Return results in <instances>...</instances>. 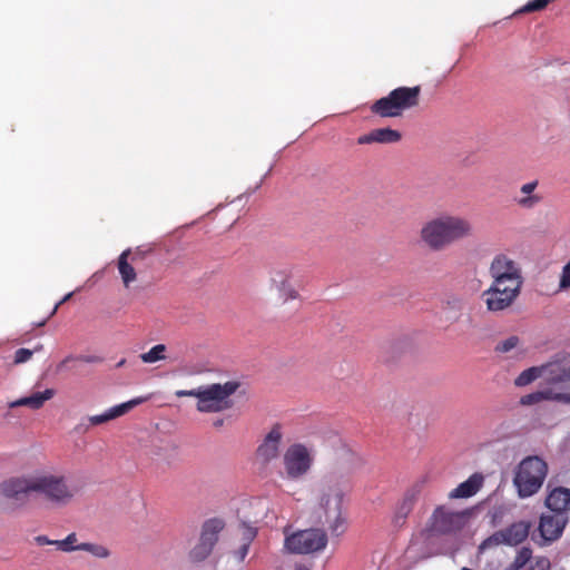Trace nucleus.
Segmentation results:
<instances>
[{
    "label": "nucleus",
    "instance_id": "1",
    "mask_svg": "<svg viewBox=\"0 0 570 570\" xmlns=\"http://www.w3.org/2000/svg\"><path fill=\"white\" fill-rule=\"evenodd\" d=\"M77 493V487L66 475L59 473L40 472L11 476L0 483V494L19 508L32 501L62 508L68 505Z\"/></svg>",
    "mask_w": 570,
    "mask_h": 570
},
{
    "label": "nucleus",
    "instance_id": "2",
    "mask_svg": "<svg viewBox=\"0 0 570 570\" xmlns=\"http://www.w3.org/2000/svg\"><path fill=\"white\" fill-rule=\"evenodd\" d=\"M473 235L472 223L458 215H440L428 220L420 230V238L433 252H440L452 244Z\"/></svg>",
    "mask_w": 570,
    "mask_h": 570
},
{
    "label": "nucleus",
    "instance_id": "3",
    "mask_svg": "<svg viewBox=\"0 0 570 570\" xmlns=\"http://www.w3.org/2000/svg\"><path fill=\"white\" fill-rule=\"evenodd\" d=\"M347 490V480L336 472L324 475L317 490L318 508L324 513V522L328 523L332 533L337 535L345 530V519L342 517V504Z\"/></svg>",
    "mask_w": 570,
    "mask_h": 570
},
{
    "label": "nucleus",
    "instance_id": "4",
    "mask_svg": "<svg viewBox=\"0 0 570 570\" xmlns=\"http://www.w3.org/2000/svg\"><path fill=\"white\" fill-rule=\"evenodd\" d=\"M239 387L238 381H227L202 385L193 390H177L175 395L177 397H195L197 400L196 410L199 413H222L233 409L232 396Z\"/></svg>",
    "mask_w": 570,
    "mask_h": 570
},
{
    "label": "nucleus",
    "instance_id": "5",
    "mask_svg": "<svg viewBox=\"0 0 570 570\" xmlns=\"http://www.w3.org/2000/svg\"><path fill=\"white\" fill-rule=\"evenodd\" d=\"M421 87H397L371 106V112L382 118L401 117L405 110L420 104Z\"/></svg>",
    "mask_w": 570,
    "mask_h": 570
},
{
    "label": "nucleus",
    "instance_id": "6",
    "mask_svg": "<svg viewBox=\"0 0 570 570\" xmlns=\"http://www.w3.org/2000/svg\"><path fill=\"white\" fill-rule=\"evenodd\" d=\"M548 474V464L537 455L524 458L517 466L513 484L522 499L532 497L542 487Z\"/></svg>",
    "mask_w": 570,
    "mask_h": 570
},
{
    "label": "nucleus",
    "instance_id": "7",
    "mask_svg": "<svg viewBox=\"0 0 570 570\" xmlns=\"http://www.w3.org/2000/svg\"><path fill=\"white\" fill-rule=\"evenodd\" d=\"M468 511H458L448 505H438L430 515L424 531L429 537H451L458 534L469 520Z\"/></svg>",
    "mask_w": 570,
    "mask_h": 570
},
{
    "label": "nucleus",
    "instance_id": "8",
    "mask_svg": "<svg viewBox=\"0 0 570 570\" xmlns=\"http://www.w3.org/2000/svg\"><path fill=\"white\" fill-rule=\"evenodd\" d=\"M541 376L551 385L570 382V354L540 367L534 366L524 370L515 379L514 384L525 386Z\"/></svg>",
    "mask_w": 570,
    "mask_h": 570
},
{
    "label": "nucleus",
    "instance_id": "9",
    "mask_svg": "<svg viewBox=\"0 0 570 570\" xmlns=\"http://www.w3.org/2000/svg\"><path fill=\"white\" fill-rule=\"evenodd\" d=\"M313 464V450L301 442L288 445L282 456L284 475L291 481L303 479L309 473Z\"/></svg>",
    "mask_w": 570,
    "mask_h": 570
},
{
    "label": "nucleus",
    "instance_id": "10",
    "mask_svg": "<svg viewBox=\"0 0 570 570\" xmlns=\"http://www.w3.org/2000/svg\"><path fill=\"white\" fill-rule=\"evenodd\" d=\"M224 528L225 522L223 519L212 518L204 521L198 541L187 554L188 561L193 564L204 562L212 554Z\"/></svg>",
    "mask_w": 570,
    "mask_h": 570
},
{
    "label": "nucleus",
    "instance_id": "11",
    "mask_svg": "<svg viewBox=\"0 0 570 570\" xmlns=\"http://www.w3.org/2000/svg\"><path fill=\"white\" fill-rule=\"evenodd\" d=\"M327 535L321 529H307L286 537L285 548L292 553L306 554L323 550Z\"/></svg>",
    "mask_w": 570,
    "mask_h": 570
},
{
    "label": "nucleus",
    "instance_id": "12",
    "mask_svg": "<svg viewBox=\"0 0 570 570\" xmlns=\"http://www.w3.org/2000/svg\"><path fill=\"white\" fill-rule=\"evenodd\" d=\"M521 289L517 286L491 283L490 287L482 293V299L489 312H502L514 304Z\"/></svg>",
    "mask_w": 570,
    "mask_h": 570
},
{
    "label": "nucleus",
    "instance_id": "13",
    "mask_svg": "<svg viewBox=\"0 0 570 570\" xmlns=\"http://www.w3.org/2000/svg\"><path fill=\"white\" fill-rule=\"evenodd\" d=\"M531 524L525 521H519L512 523L510 527L494 532L492 535L487 538L479 547L481 551L498 547L500 544L518 546L523 542L530 531Z\"/></svg>",
    "mask_w": 570,
    "mask_h": 570
},
{
    "label": "nucleus",
    "instance_id": "14",
    "mask_svg": "<svg viewBox=\"0 0 570 570\" xmlns=\"http://www.w3.org/2000/svg\"><path fill=\"white\" fill-rule=\"evenodd\" d=\"M283 436L284 433L282 425L279 423H275L255 451L256 463L266 468L273 461L277 460L281 454Z\"/></svg>",
    "mask_w": 570,
    "mask_h": 570
},
{
    "label": "nucleus",
    "instance_id": "15",
    "mask_svg": "<svg viewBox=\"0 0 570 570\" xmlns=\"http://www.w3.org/2000/svg\"><path fill=\"white\" fill-rule=\"evenodd\" d=\"M569 522V517L554 514L552 512L543 513L539 522V532L546 541L559 539Z\"/></svg>",
    "mask_w": 570,
    "mask_h": 570
},
{
    "label": "nucleus",
    "instance_id": "16",
    "mask_svg": "<svg viewBox=\"0 0 570 570\" xmlns=\"http://www.w3.org/2000/svg\"><path fill=\"white\" fill-rule=\"evenodd\" d=\"M148 400H149V396H139V397L132 399L128 402L115 405V406L110 407L109 410H107L102 414L89 416V422L91 425H100V424L107 423L111 420H115L119 416L125 415L131 409H134L135 406H137Z\"/></svg>",
    "mask_w": 570,
    "mask_h": 570
},
{
    "label": "nucleus",
    "instance_id": "17",
    "mask_svg": "<svg viewBox=\"0 0 570 570\" xmlns=\"http://www.w3.org/2000/svg\"><path fill=\"white\" fill-rule=\"evenodd\" d=\"M421 493V487L419 484H414L410 489H407L401 499V501L396 504L393 523L395 525H403L405 523L406 518L412 512L419 497Z\"/></svg>",
    "mask_w": 570,
    "mask_h": 570
},
{
    "label": "nucleus",
    "instance_id": "18",
    "mask_svg": "<svg viewBox=\"0 0 570 570\" xmlns=\"http://www.w3.org/2000/svg\"><path fill=\"white\" fill-rule=\"evenodd\" d=\"M542 401H554L562 404H570V390L564 392H558L554 387H547L541 391H537L520 399L522 405H533Z\"/></svg>",
    "mask_w": 570,
    "mask_h": 570
},
{
    "label": "nucleus",
    "instance_id": "19",
    "mask_svg": "<svg viewBox=\"0 0 570 570\" xmlns=\"http://www.w3.org/2000/svg\"><path fill=\"white\" fill-rule=\"evenodd\" d=\"M546 507L554 514L569 517L570 511V489L558 487L551 490L546 498Z\"/></svg>",
    "mask_w": 570,
    "mask_h": 570
},
{
    "label": "nucleus",
    "instance_id": "20",
    "mask_svg": "<svg viewBox=\"0 0 570 570\" xmlns=\"http://www.w3.org/2000/svg\"><path fill=\"white\" fill-rule=\"evenodd\" d=\"M402 135L400 131L391 128H377L357 138L358 145L368 144H394L400 141Z\"/></svg>",
    "mask_w": 570,
    "mask_h": 570
},
{
    "label": "nucleus",
    "instance_id": "21",
    "mask_svg": "<svg viewBox=\"0 0 570 570\" xmlns=\"http://www.w3.org/2000/svg\"><path fill=\"white\" fill-rule=\"evenodd\" d=\"M55 396V390L47 389L42 392H36L30 396L20 397L16 401L9 403L10 409H14L18 406H28L32 410H39L43 406V404L51 400Z\"/></svg>",
    "mask_w": 570,
    "mask_h": 570
},
{
    "label": "nucleus",
    "instance_id": "22",
    "mask_svg": "<svg viewBox=\"0 0 570 570\" xmlns=\"http://www.w3.org/2000/svg\"><path fill=\"white\" fill-rule=\"evenodd\" d=\"M483 475L480 473L472 474L468 480L460 483L453 489L449 497L451 499L470 498L474 495L483 485Z\"/></svg>",
    "mask_w": 570,
    "mask_h": 570
},
{
    "label": "nucleus",
    "instance_id": "23",
    "mask_svg": "<svg viewBox=\"0 0 570 570\" xmlns=\"http://www.w3.org/2000/svg\"><path fill=\"white\" fill-rule=\"evenodd\" d=\"M130 249L124 250L117 262L118 272L120 274L122 284L126 288H129L131 283L136 282L137 273L134 263L129 261Z\"/></svg>",
    "mask_w": 570,
    "mask_h": 570
},
{
    "label": "nucleus",
    "instance_id": "24",
    "mask_svg": "<svg viewBox=\"0 0 570 570\" xmlns=\"http://www.w3.org/2000/svg\"><path fill=\"white\" fill-rule=\"evenodd\" d=\"M494 271L514 274L522 273L520 264L504 253L495 255L491 261L489 273H494Z\"/></svg>",
    "mask_w": 570,
    "mask_h": 570
},
{
    "label": "nucleus",
    "instance_id": "25",
    "mask_svg": "<svg viewBox=\"0 0 570 570\" xmlns=\"http://www.w3.org/2000/svg\"><path fill=\"white\" fill-rule=\"evenodd\" d=\"M538 186V181L533 180L521 186L520 191L524 195L515 199L517 204L522 208H533L541 202V196L533 194Z\"/></svg>",
    "mask_w": 570,
    "mask_h": 570
},
{
    "label": "nucleus",
    "instance_id": "26",
    "mask_svg": "<svg viewBox=\"0 0 570 570\" xmlns=\"http://www.w3.org/2000/svg\"><path fill=\"white\" fill-rule=\"evenodd\" d=\"M493 284L499 285H508V286H517L522 288L523 285V276L522 273H503L499 271H494V273H489Z\"/></svg>",
    "mask_w": 570,
    "mask_h": 570
},
{
    "label": "nucleus",
    "instance_id": "27",
    "mask_svg": "<svg viewBox=\"0 0 570 570\" xmlns=\"http://www.w3.org/2000/svg\"><path fill=\"white\" fill-rule=\"evenodd\" d=\"M291 273L287 269L275 271V276L272 278L274 283H279L278 288L284 292L286 299H295L298 296L296 289L291 287L288 279Z\"/></svg>",
    "mask_w": 570,
    "mask_h": 570
},
{
    "label": "nucleus",
    "instance_id": "28",
    "mask_svg": "<svg viewBox=\"0 0 570 570\" xmlns=\"http://www.w3.org/2000/svg\"><path fill=\"white\" fill-rule=\"evenodd\" d=\"M77 548H79V550L87 551L90 554H92L94 557L100 558V559L107 558L110 554L109 550L102 544L83 542V543H79L77 546Z\"/></svg>",
    "mask_w": 570,
    "mask_h": 570
},
{
    "label": "nucleus",
    "instance_id": "29",
    "mask_svg": "<svg viewBox=\"0 0 570 570\" xmlns=\"http://www.w3.org/2000/svg\"><path fill=\"white\" fill-rule=\"evenodd\" d=\"M165 351L166 346L164 344H158L153 346L148 352L142 353L140 358L144 363H155L165 358Z\"/></svg>",
    "mask_w": 570,
    "mask_h": 570
},
{
    "label": "nucleus",
    "instance_id": "30",
    "mask_svg": "<svg viewBox=\"0 0 570 570\" xmlns=\"http://www.w3.org/2000/svg\"><path fill=\"white\" fill-rule=\"evenodd\" d=\"M78 544V538L75 532L69 533L63 540L55 541L57 549L63 552H72L79 550V548H77Z\"/></svg>",
    "mask_w": 570,
    "mask_h": 570
},
{
    "label": "nucleus",
    "instance_id": "31",
    "mask_svg": "<svg viewBox=\"0 0 570 570\" xmlns=\"http://www.w3.org/2000/svg\"><path fill=\"white\" fill-rule=\"evenodd\" d=\"M100 361H101V358L99 356H96V355H87V356H72V355H70V356L65 357L58 364L57 370L69 368V364L70 363H80V362H83V363H98Z\"/></svg>",
    "mask_w": 570,
    "mask_h": 570
},
{
    "label": "nucleus",
    "instance_id": "32",
    "mask_svg": "<svg viewBox=\"0 0 570 570\" xmlns=\"http://www.w3.org/2000/svg\"><path fill=\"white\" fill-rule=\"evenodd\" d=\"M238 530L240 532L242 542L249 544H252V542L255 540L258 533L257 527H254L246 521H242L239 523Z\"/></svg>",
    "mask_w": 570,
    "mask_h": 570
},
{
    "label": "nucleus",
    "instance_id": "33",
    "mask_svg": "<svg viewBox=\"0 0 570 570\" xmlns=\"http://www.w3.org/2000/svg\"><path fill=\"white\" fill-rule=\"evenodd\" d=\"M531 549L525 547L520 549L510 567V570H519L520 568H522L531 559Z\"/></svg>",
    "mask_w": 570,
    "mask_h": 570
},
{
    "label": "nucleus",
    "instance_id": "34",
    "mask_svg": "<svg viewBox=\"0 0 570 570\" xmlns=\"http://www.w3.org/2000/svg\"><path fill=\"white\" fill-rule=\"evenodd\" d=\"M519 342H520L519 337L515 335H512V336L508 337L507 340L500 342L495 346V351L499 353L510 352L511 350L515 348L519 345Z\"/></svg>",
    "mask_w": 570,
    "mask_h": 570
},
{
    "label": "nucleus",
    "instance_id": "35",
    "mask_svg": "<svg viewBox=\"0 0 570 570\" xmlns=\"http://www.w3.org/2000/svg\"><path fill=\"white\" fill-rule=\"evenodd\" d=\"M570 288V261L562 267L559 291H566Z\"/></svg>",
    "mask_w": 570,
    "mask_h": 570
},
{
    "label": "nucleus",
    "instance_id": "36",
    "mask_svg": "<svg viewBox=\"0 0 570 570\" xmlns=\"http://www.w3.org/2000/svg\"><path fill=\"white\" fill-rule=\"evenodd\" d=\"M33 355V351L28 348H19L14 353V363L21 364L29 361Z\"/></svg>",
    "mask_w": 570,
    "mask_h": 570
},
{
    "label": "nucleus",
    "instance_id": "37",
    "mask_svg": "<svg viewBox=\"0 0 570 570\" xmlns=\"http://www.w3.org/2000/svg\"><path fill=\"white\" fill-rule=\"evenodd\" d=\"M149 254V250L141 249L140 247L135 250L130 249L129 261L134 264H139Z\"/></svg>",
    "mask_w": 570,
    "mask_h": 570
},
{
    "label": "nucleus",
    "instance_id": "38",
    "mask_svg": "<svg viewBox=\"0 0 570 570\" xmlns=\"http://www.w3.org/2000/svg\"><path fill=\"white\" fill-rule=\"evenodd\" d=\"M550 569V560L548 558H538L534 563L531 566V570H549Z\"/></svg>",
    "mask_w": 570,
    "mask_h": 570
},
{
    "label": "nucleus",
    "instance_id": "39",
    "mask_svg": "<svg viewBox=\"0 0 570 570\" xmlns=\"http://www.w3.org/2000/svg\"><path fill=\"white\" fill-rule=\"evenodd\" d=\"M249 543L242 542L240 547L235 551L236 557L239 561H244L249 551Z\"/></svg>",
    "mask_w": 570,
    "mask_h": 570
},
{
    "label": "nucleus",
    "instance_id": "40",
    "mask_svg": "<svg viewBox=\"0 0 570 570\" xmlns=\"http://www.w3.org/2000/svg\"><path fill=\"white\" fill-rule=\"evenodd\" d=\"M35 541L39 544V546H46V544H52L55 546V541L56 540H50L48 537L46 535H38L35 538Z\"/></svg>",
    "mask_w": 570,
    "mask_h": 570
},
{
    "label": "nucleus",
    "instance_id": "41",
    "mask_svg": "<svg viewBox=\"0 0 570 570\" xmlns=\"http://www.w3.org/2000/svg\"><path fill=\"white\" fill-rule=\"evenodd\" d=\"M226 424V419L225 417H215L213 421H212V426L215 429V430H220L224 425Z\"/></svg>",
    "mask_w": 570,
    "mask_h": 570
},
{
    "label": "nucleus",
    "instance_id": "42",
    "mask_svg": "<svg viewBox=\"0 0 570 570\" xmlns=\"http://www.w3.org/2000/svg\"><path fill=\"white\" fill-rule=\"evenodd\" d=\"M72 296V293H68L60 302H58L52 312L50 313V315L48 316V318H50L52 315L56 314V312L58 311L59 306L62 305L63 303H66L70 297Z\"/></svg>",
    "mask_w": 570,
    "mask_h": 570
},
{
    "label": "nucleus",
    "instance_id": "43",
    "mask_svg": "<svg viewBox=\"0 0 570 570\" xmlns=\"http://www.w3.org/2000/svg\"><path fill=\"white\" fill-rule=\"evenodd\" d=\"M78 368V363H70L69 368H62L61 371H72Z\"/></svg>",
    "mask_w": 570,
    "mask_h": 570
},
{
    "label": "nucleus",
    "instance_id": "44",
    "mask_svg": "<svg viewBox=\"0 0 570 570\" xmlns=\"http://www.w3.org/2000/svg\"><path fill=\"white\" fill-rule=\"evenodd\" d=\"M344 455H346L348 459H354V453H352L350 450L344 451Z\"/></svg>",
    "mask_w": 570,
    "mask_h": 570
},
{
    "label": "nucleus",
    "instance_id": "45",
    "mask_svg": "<svg viewBox=\"0 0 570 570\" xmlns=\"http://www.w3.org/2000/svg\"><path fill=\"white\" fill-rule=\"evenodd\" d=\"M47 320L48 318H46V320L41 321L40 323H38V326H43L47 323Z\"/></svg>",
    "mask_w": 570,
    "mask_h": 570
},
{
    "label": "nucleus",
    "instance_id": "46",
    "mask_svg": "<svg viewBox=\"0 0 570 570\" xmlns=\"http://www.w3.org/2000/svg\"><path fill=\"white\" fill-rule=\"evenodd\" d=\"M124 364H125V360H121V361L117 364V366H118V367H120V366H122Z\"/></svg>",
    "mask_w": 570,
    "mask_h": 570
},
{
    "label": "nucleus",
    "instance_id": "47",
    "mask_svg": "<svg viewBox=\"0 0 570 570\" xmlns=\"http://www.w3.org/2000/svg\"><path fill=\"white\" fill-rule=\"evenodd\" d=\"M295 570H308V569L305 567H297Z\"/></svg>",
    "mask_w": 570,
    "mask_h": 570
},
{
    "label": "nucleus",
    "instance_id": "48",
    "mask_svg": "<svg viewBox=\"0 0 570 570\" xmlns=\"http://www.w3.org/2000/svg\"><path fill=\"white\" fill-rule=\"evenodd\" d=\"M462 570H472V569L464 567V568H462Z\"/></svg>",
    "mask_w": 570,
    "mask_h": 570
}]
</instances>
